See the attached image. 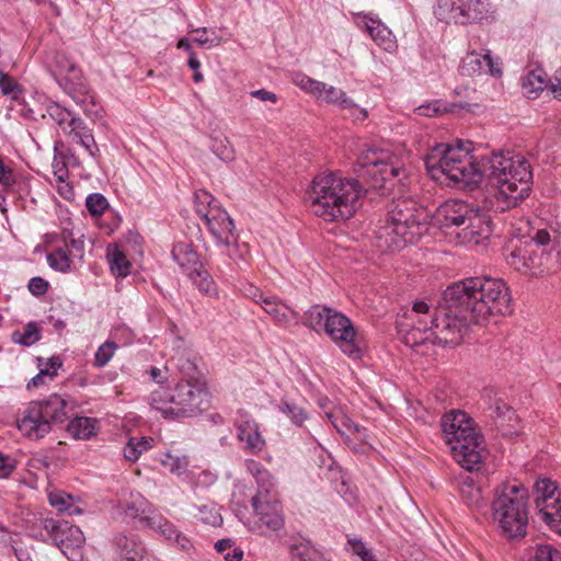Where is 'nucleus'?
<instances>
[{"mask_svg": "<svg viewBox=\"0 0 561 561\" xmlns=\"http://www.w3.org/2000/svg\"><path fill=\"white\" fill-rule=\"evenodd\" d=\"M511 295L501 278L489 276L467 277L450 284L433 309L431 327L415 325L414 316L426 313L430 306L421 300L413 304L402 320L397 321L401 341L409 347L426 342L442 346H457L470 328L483 324L491 317L511 314Z\"/></svg>", "mask_w": 561, "mask_h": 561, "instance_id": "f257e3e1", "label": "nucleus"}, {"mask_svg": "<svg viewBox=\"0 0 561 561\" xmlns=\"http://www.w3.org/2000/svg\"><path fill=\"white\" fill-rule=\"evenodd\" d=\"M469 152L470 148L460 141L457 146L437 144L425 156L424 163L433 179L447 185L468 187L484 179L496 185L495 211L514 208L528 197L533 173L529 162L522 154L500 151L473 157Z\"/></svg>", "mask_w": 561, "mask_h": 561, "instance_id": "f03ea898", "label": "nucleus"}, {"mask_svg": "<svg viewBox=\"0 0 561 561\" xmlns=\"http://www.w3.org/2000/svg\"><path fill=\"white\" fill-rule=\"evenodd\" d=\"M364 188L358 180L337 173L317 175L309 192L312 211L327 221L345 220L360 206Z\"/></svg>", "mask_w": 561, "mask_h": 561, "instance_id": "7ed1b4c3", "label": "nucleus"}, {"mask_svg": "<svg viewBox=\"0 0 561 561\" xmlns=\"http://www.w3.org/2000/svg\"><path fill=\"white\" fill-rule=\"evenodd\" d=\"M428 215L411 198L393 199L385 224L376 230L377 247L396 251L416 242L427 230Z\"/></svg>", "mask_w": 561, "mask_h": 561, "instance_id": "20e7f679", "label": "nucleus"}, {"mask_svg": "<svg viewBox=\"0 0 561 561\" xmlns=\"http://www.w3.org/2000/svg\"><path fill=\"white\" fill-rule=\"evenodd\" d=\"M491 502L492 519L508 540L524 538L529 520V491L518 482H502L495 486Z\"/></svg>", "mask_w": 561, "mask_h": 561, "instance_id": "39448f33", "label": "nucleus"}, {"mask_svg": "<svg viewBox=\"0 0 561 561\" xmlns=\"http://www.w3.org/2000/svg\"><path fill=\"white\" fill-rule=\"evenodd\" d=\"M209 391L206 381L178 382L173 389L161 385L149 397L151 407L164 417H194L209 408Z\"/></svg>", "mask_w": 561, "mask_h": 561, "instance_id": "423d86ee", "label": "nucleus"}, {"mask_svg": "<svg viewBox=\"0 0 561 561\" xmlns=\"http://www.w3.org/2000/svg\"><path fill=\"white\" fill-rule=\"evenodd\" d=\"M440 227L460 228L457 233L462 243L481 244L492 234L490 216L460 199H449L436 213Z\"/></svg>", "mask_w": 561, "mask_h": 561, "instance_id": "0eeeda50", "label": "nucleus"}, {"mask_svg": "<svg viewBox=\"0 0 561 561\" xmlns=\"http://www.w3.org/2000/svg\"><path fill=\"white\" fill-rule=\"evenodd\" d=\"M72 408V401L57 393L31 401L16 419V427L24 437L39 440L51 432L55 424L64 423Z\"/></svg>", "mask_w": 561, "mask_h": 561, "instance_id": "6e6552de", "label": "nucleus"}, {"mask_svg": "<svg viewBox=\"0 0 561 561\" xmlns=\"http://www.w3.org/2000/svg\"><path fill=\"white\" fill-rule=\"evenodd\" d=\"M323 333L348 358L359 360L366 351V341L353 321L343 312L334 309Z\"/></svg>", "mask_w": 561, "mask_h": 561, "instance_id": "1a4fd4ad", "label": "nucleus"}, {"mask_svg": "<svg viewBox=\"0 0 561 561\" xmlns=\"http://www.w3.org/2000/svg\"><path fill=\"white\" fill-rule=\"evenodd\" d=\"M451 449L455 460L467 471L478 470L482 462L484 451V438L476 430L474 421L469 416V422L463 424L454 436H447L446 442Z\"/></svg>", "mask_w": 561, "mask_h": 561, "instance_id": "9d476101", "label": "nucleus"}, {"mask_svg": "<svg viewBox=\"0 0 561 561\" xmlns=\"http://www.w3.org/2000/svg\"><path fill=\"white\" fill-rule=\"evenodd\" d=\"M435 15L448 24L468 25L486 20L490 8L482 0H437Z\"/></svg>", "mask_w": 561, "mask_h": 561, "instance_id": "9b49d317", "label": "nucleus"}, {"mask_svg": "<svg viewBox=\"0 0 561 561\" xmlns=\"http://www.w3.org/2000/svg\"><path fill=\"white\" fill-rule=\"evenodd\" d=\"M43 529L46 531L47 538L51 540L68 559L71 561L81 560V548L85 538L78 526L70 525L65 520L45 518L43 520Z\"/></svg>", "mask_w": 561, "mask_h": 561, "instance_id": "f8f14e48", "label": "nucleus"}, {"mask_svg": "<svg viewBox=\"0 0 561 561\" xmlns=\"http://www.w3.org/2000/svg\"><path fill=\"white\" fill-rule=\"evenodd\" d=\"M172 257L186 272L201 293L209 295L215 290L213 278L204 268L198 253L191 243H175L172 249Z\"/></svg>", "mask_w": 561, "mask_h": 561, "instance_id": "ddd939ff", "label": "nucleus"}, {"mask_svg": "<svg viewBox=\"0 0 561 561\" xmlns=\"http://www.w3.org/2000/svg\"><path fill=\"white\" fill-rule=\"evenodd\" d=\"M60 84L64 91L83 108V112L87 115H91L90 106L95 105V96L77 65H69Z\"/></svg>", "mask_w": 561, "mask_h": 561, "instance_id": "4468645a", "label": "nucleus"}, {"mask_svg": "<svg viewBox=\"0 0 561 561\" xmlns=\"http://www.w3.org/2000/svg\"><path fill=\"white\" fill-rule=\"evenodd\" d=\"M251 504L260 526H265L272 531H277L284 527L282 504L276 495L264 499H262V495H253Z\"/></svg>", "mask_w": 561, "mask_h": 561, "instance_id": "2eb2a0df", "label": "nucleus"}, {"mask_svg": "<svg viewBox=\"0 0 561 561\" xmlns=\"http://www.w3.org/2000/svg\"><path fill=\"white\" fill-rule=\"evenodd\" d=\"M460 71L462 75L470 77L483 73L501 77L503 73L502 62L499 58L494 59L489 49H486L484 54L477 51L468 53L461 60Z\"/></svg>", "mask_w": 561, "mask_h": 561, "instance_id": "dca6fc26", "label": "nucleus"}, {"mask_svg": "<svg viewBox=\"0 0 561 561\" xmlns=\"http://www.w3.org/2000/svg\"><path fill=\"white\" fill-rule=\"evenodd\" d=\"M474 470L459 474L457 478V489L462 502L472 510H480L486 506V499L483 494L482 485L479 480L480 474Z\"/></svg>", "mask_w": 561, "mask_h": 561, "instance_id": "f3484780", "label": "nucleus"}, {"mask_svg": "<svg viewBox=\"0 0 561 561\" xmlns=\"http://www.w3.org/2000/svg\"><path fill=\"white\" fill-rule=\"evenodd\" d=\"M353 15L357 26L364 28L382 49L391 51L396 47L391 31L378 18L364 12L353 13Z\"/></svg>", "mask_w": 561, "mask_h": 561, "instance_id": "a211bd4d", "label": "nucleus"}, {"mask_svg": "<svg viewBox=\"0 0 561 561\" xmlns=\"http://www.w3.org/2000/svg\"><path fill=\"white\" fill-rule=\"evenodd\" d=\"M204 224L217 242L229 245L237 241L233 221L225 209H213Z\"/></svg>", "mask_w": 561, "mask_h": 561, "instance_id": "6ab92c4d", "label": "nucleus"}, {"mask_svg": "<svg viewBox=\"0 0 561 561\" xmlns=\"http://www.w3.org/2000/svg\"><path fill=\"white\" fill-rule=\"evenodd\" d=\"M62 134L71 142L83 147L92 158L99 156L100 150L92 134V129L87 126L85 122L79 115L76 114L75 117L71 118Z\"/></svg>", "mask_w": 561, "mask_h": 561, "instance_id": "aec40b11", "label": "nucleus"}, {"mask_svg": "<svg viewBox=\"0 0 561 561\" xmlns=\"http://www.w3.org/2000/svg\"><path fill=\"white\" fill-rule=\"evenodd\" d=\"M115 561H150L148 552L136 536L118 535L114 539Z\"/></svg>", "mask_w": 561, "mask_h": 561, "instance_id": "412c9836", "label": "nucleus"}, {"mask_svg": "<svg viewBox=\"0 0 561 561\" xmlns=\"http://www.w3.org/2000/svg\"><path fill=\"white\" fill-rule=\"evenodd\" d=\"M306 405L307 402L305 400L298 402L289 394H284L279 401L274 403V408L297 427H302L305 422L310 419V413Z\"/></svg>", "mask_w": 561, "mask_h": 561, "instance_id": "4be33fe9", "label": "nucleus"}, {"mask_svg": "<svg viewBox=\"0 0 561 561\" xmlns=\"http://www.w3.org/2000/svg\"><path fill=\"white\" fill-rule=\"evenodd\" d=\"M117 510L126 523L138 519L144 525L145 516L150 515V504L140 493H130L128 499L119 501Z\"/></svg>", "mask_w": 561, "mask_h": 561, "instance_id": "5701e85b", "label": "nucleus"}, {"mask_svg": "<svg viewBox=\"0 0 561 561\" xmlns=\"http://www.w3.org/2000/svg\"><path fill=\"white\" fill-rule=\"evenodd\" d=\"M289 561H320L322 554L312 542L302 537L295 536L287 542Z\"/></svg>", "mask_w": 561, "mask_h": 561, "instance_id": "b1692460", "label": "nucleus"}, {"mask_svg": "<svg viewBox=\"0 0 561 561\" xmlns=\"http://www.w3.org/2000/svg\"><path fill=\"white\" fill-rule=\"evenodd\" d=\"M170 365L181 376V380L179 382L206 381L194 359L183 353L172 357Z\"/></svg>", "mask_w": 561, "mask_h": 561, "instance_id": "393cba45", "label": "nucleus"}, {"mask_svg": "<svg viewBox=\"0 0 561 561\" xmlns=\"http://www.w3.org/2000/svg\"><path fill=\"white\" fill-rule=\"evenodd\" d=\"M334 309L325 305H313L304 313L301 323L317 333H322Z\"/></svg>", "mask_w": 561, "mask_h": 561, "instance_id": "a878e982", "label": "nucleus"}, {"mask_svg": "<svg viewBox=\"0 0 561 561\" xmlns=\"http://www.w3.org/2000/svg\"><path fill=\"white\" fill-rule=\"evenodd\" d=\"M248 471L253 476L257 485L255 495H262V499L276 495L274 493L273 477L268 470L254 460H248Z\"/></svg>", "mask_w": 561, "mask_h": 561, "instance_id": "bb28decb", "label": "nucleus"}, {"mask_svg": "<svg viewBox=\"0 0 561 561\" xmlns=\"http://www.w3.org/2000/svg\"><path fill=\"white\" fill-rule=\"evenodd\" d=\"M548 84L547 75L541 68L530 70L522 79V89L528 99L537 98L539 92L543 91Z\"/></svg>", "mask_w": 561, "mask_h": 561, "instance_id": "cd10ccee", "label": "nucleus"}, {"mask_svg": "<svg viewBox=\"0 0 561 561\" xmlns=\"http://www.w3.org/2000/svg\"><path fill=\"white\" fill-rule=\"evenodd\" d=\"M535 503L539 512L543 505H553L561 501V491L548 479L538 480L535 483Z\"/></svg>", "mask_w": 561, "mask_h": 561, "instance_id": "c85d7f7f", "label": "nucleus"}, {"mask_svg": "<svg viewBox=\"0 0 561 561\" xmlns=\"http://www.w3.org/2000/svg\"><path fill=\"white\" fill-rule=\"evenodd\" d=\"M96 424L94 417L77 416L67 425V432L76 439H90L96 434Z\"/></svg>", "mask_w": 561, "mask_h": 561, "instance_id": "c756f323", "label": "nucleus"}, {"mask_svg": "<svg viewBox=\"0 0 561 561\" xmlns=\"http://www.w3.org/2000/svg\"><path fill=\"white\" fill-rule=\"evenodd\" d=\"M365 165L370 168L369 172L374 175H379L382 182L392 181L404 172L403 169L396 167L393 163L381 160L367 158Z\"/></svg>", "mask_w": 561, "mask_h": 561, "instance_id": "7c9ffc66", "label": "nucleus"}, {"mask_svg": "<svg viewBox=\"0 0 561 561\" xmlns=\"http://www.w3.org/2000/svg\"><path fill=\"white\" fill-rule=\"evenodd\" d=\"M49 504L60 513H66L70 516L82 514V508L75 504L73 497L64 492L55 491L48 495Z\"/></svg>", "mask_w": 561, "mask_h": 561, "instance_id": "2f4dec72", "label": "nucleus"}, {"mask_svg": "<svg viewBox=\"0 0 561 561\" xmlns=\"http://www.w3.org/2000/svg\"><path fill=\"white\" fill-rule=\"evenodd\" d=\"M469 422V414L461 410H453L442 417V430L447 442V436H454L460 427Z\"/></svg>", "mask_w": 561, "mask_h": 561, "instance_id": "473e14b6", "label": "nucleus"}, {"mask_svg": "<svg viewBox=\"0 0 561 561\" xmlns=\"http://www.w3.org/2000/svg\"><path fill=\"white\" fill-rule=\"evenodd\" d=\"M75 115L76 113L61 106L59 103L49 101L45 105L43 117H49L62 133Z\"/></svg>", "mask_w": 561, "mask_h": 561, "instance_id": "72a5a7b5", "label": "nucleus"}, {"mask_svg": "<svg viewBox=\"0 0 561 561\" xmlns=\"http://www.w3.org/2000/svg\"><path fill=\"white\" fill-rule=\"evenodd\" d=\"M197 511L195 517L205 525L219 527L222 525L220 508L215 502L198 504L194 506Z\"/></svg>", "mask_w": 561, "mask_h": 561, "instance_id": "f704fd0d", "label": "nucleus"}, {"mask_svg": "<svg viewBox=\"0 0 561 561\" xmlns=\"http://www.w3.org/2000/svg\"><path fill=\"white\" fill-rule=\"evenodd\" d=\"M107 259L111 272L114 275L118 277H126L130 273V262L117 245L113 249L108 248Z\"/></svg>", "mask_w": 561, "mask_h": 561, "instance_id": "c9c22d12", "label": "nucleus"}, {"mask_svg": "<svg viewBox=\"0 0 561 561\" xmlns=\"http://www.w3.org/2000/svg\"><path fill=\"white\" fill-rule=\"evenodd\" d=\"M42 337L39 325L35 321L26 323L23 331H14L11 334V341L23 346H32Z\"/></svg>", "mask_w": 561, "mask_h": 561, "instance_id": "e433bc0d", "label": "nucleus"}, {"mask_svg": "<svg viewBox=\"0 0 561 561\" xmlns=\"http://www.w3.org/2000/svg\"><path fill=\"white\" fill-rule=\"evenodd\" d=\"M193 202L195 210L203 221L210 216L213 209L221 208L214 196L205 190L196 191L193 196Z\"/></svg>", "mask_w": 561, "mask_h": 561, "instance_id": "4c0bfd02", "label": "nucleus"}, {"mask_svg": "<svg viewBox=\"0 0 561 561\" xmlns=\"http://www.w3.org/2000/svg\"><path fill=\"white\" fill-rule=\"evenodd\" d=\"M144 526L161 534L167 540H172L175 526L161 514L153 513L149 516H145Z\"/></svg>", "mask_w": 561, "mask_h": 561, "instance_id": "58836bf2", "label": "nucleus"}, {"mask_svg": "<svg viewBox=\"0 0 561 561\" xmlns=\"http://www.w3.org/2000/svg\"><path fill=\"white\" fill-rule=\"evenodd\" d=\"M546 525L561 536V500L553 505H543L539 513Z\"/></svg>", "mask_w": 561, "mask_h": 561, "instance_id": "ea45409f", "label": "nucleus"}, {"mask_svg": "<svg viewBox=\"0 0 561 561\" xmlns=\"http://www.w3.org/2000/svg\"><path fill=\"white\" fill-rule=\"evenodd\" d=\"M152 447L151 439L146 437H130L124 447V457L128 461H137L141 454Z\"/></svg>", "mask_w": 561, "mask_h": 561, "instance_id": "a19ab883", "label": "nucleus"}, {"mask_svg": "<svg viewBox=\"0 0 561 561\" xmlns=\"http://www.w3.org/2000/svg\"><path fill=\"white\" fill-rule=\"evenodd\" d=\"M261 308L277 323H287L289 321L291 310L285 305L277 302L271 296L267 299H263Z\"/></svg>", "mask_w": 561, "mask_h": 561, "instance_id": "79ce46f5", "label": "nucleus"}, {"mask_svg": "<svg viewBox=\"0 0 561 561\" xmlns=\"http://www.w3.org/2000/svg\"><path fill=\"white\" fill-rule=\"evenodd\" d=\"M520 244L516 245L510 253L511 264L516 265L518 260L523 266L528 267L534 264L535 250L534 245L529 244V240L519 241Z\"/></svg>", "mask_w": 561, "mask_h": 561, "instance_id": "37998d69", "label": "nucleus"}, {"mask_svg": "<svg viewBox=\"0 0 561 561\" xmlns=\"http://www.w3.org/2000/svg\"><path fill=\"white\" fill-rule=\"evenodd\" d=\"M322 94L327 102L335 104L341 108L346 110L356 106L353 100L350 99L343 90L333 85L325 84V89H323Z\"/></svg>", "mask_w": 561, "mask_h": 561, "instance_id": "c03bdc74", "label": "nucleus"}, {"mask_svg": "<svg viewBox=\"0 0 561 561\" xmlns=\"http://www.w3.org/2000/svg\"><path fill=\"white\" fill-rule=\"evenodd\" d=\"M48 265L57 272L68 273L71 268V260L64 248H57L47 254Z\"/></svg>", "mask_w": 561, "mask_h": 561, "instance_id": "a18cd8bd", "label": "nucleus"}, {"mask_svg": "<svg viewBox=\"0 0 561 561\" xmlns=\"http://www.w3.org/2000/svg\"><path fill=\"white\" fill-rule=\"evenodd\" d=\"M215 549L218 553L224 556L226 561H241L243 559V550L233 547V541L229 538H224L215 543Z\"/></svg>", "mask_w": 561, "mask_h": 561, "instance_id": "49530a36", "label": "nucleus"}, {"mask_svg": "<svg viewBox=\"0 0 561 561\" xmlns=\"http://www.w3.org/2000/svg\"><path fill=\"white\" fill-rule=\"evenodd\" d=\"M533 561H561V551L550 543L536 545Z\"/></svg>", "mask_w": 561, "mask_h": 561, "instance_id": "de8ad7c7", "label": "nucleus"}, {"mask_svg": "<svg viewBox=\"0 0 561 561\" xmlns=\"http://www.w3.org/2000/svg\"><path fill=\"white\" fill-rule=\"evenodd\" d=\"M118 345L113 341H106L99 346L94 354V366L104 367L113 358Z\"/></svg>", "mask_w": 561, "mask_h": 561, "instance_id": "09e8293b", "label": "nucleus"}, {"mask_svg": "<svg viewBox=\"0 0 561 561\" xmlns=\"http://www.w3.org/2000/svg\"><path fill=\"white\" fill-rule=\"evenodd\" d=\"M451 110L448 104L443 103L439 100L433 101L431 103L422 104L415 108V113L420 116L434 117L439 116L444 113H448Z\"/></svg>", "mask_w": 561, "mask_h": 561, "instance_id": "8fccbe9b", "label": "nucleus"}, {"mask_svg": "<svg viewBox=\"0 0 561 561\" xmlns=\"http://www.w3.org/2000/svg\"><path fill=\"white\" fill-rule=\"evenodd\" d=\"M85 206L92 216H101L107 209L108 202L104 195L93 193L87 197Z\"/></svg>", "mask_w": 561, "mask_h": 561, "instance_id": "3c124183", "label": "nucleus"}, {"mask_svg": "<svg viewBox=\"0 0 561 561\" xmlns=\"http://www.w3.org/2000/svg\"><path fill=\"white\" fill-rule=\"evenodd\" d=\"M210 149L220 160L229 161L233 158V150L227 138H213Z\"/></svg>", "mask_w": 561, "mask_h": 561, "instance_id": "603ef678", "label": "nucleus"}, {"mask_svg": "<svg viewBox=\"0 0 561 561\" xmlns=\"http://www.w3.org/2000/svg\"><path fill=\"white\" fill-rule=\"evenodd\" d=\"M0 90L3 95H10L13 100L18 99L19 85L15 80L0 71Z\"/></svg>", "mask_w": 561, "mask_h": 561, "instance_id": "864d4df0", "label": "nucleus"}, {"mask_svg": "<svg viewBox=\"0 0 561 561\" xmlns=\"http://www.w3.org/2000/svg\"><path fill=\"white\" fill-rule=\"evenodd\" d=\"M163 466L169 469L171 473L182 474L187 469V460L186 458L173 457L171 455H167V458L162 461Z\"/></svg>", "mask_w": 561, "mask_h": 561, "instance_id": "5fc2aeb1", "label": "nucleus"}, {"mask_svg": "<svg viewBox=\"0 0 561 561\" xmlns=\"http://www.w3.org/2000/svg\"><path fill=\"white\" fill-rule=\"evenodd\" d=\"M265 446L266 442L255 425V428L251 433H248V453L259 454L265 448Z\"/></svg>", "mask_w": 561, "mask_h": 561, "instance_id": "6e6d98bb", "label": "nucleus"}, {"mask_svg": "<svg viewBox=\"0 0 561 561\" xmlns=\"http://www.w3.org/2000/svg\"><path fill=\"white\" fill-rule=\"evenodd\" d=\"M298 85L307 92H310L312 94H319V95H322V91H323V89H325L324 82L314 80L307 76H305L300 79V81L298 82Z\"/></svg>", "mask_w": 561, "mask_h": 561, "instance_id": "4d7b16f0", "label": "nucleus"}, {"mask_svg": "<svg viewBox=\"0 0 561 561\" xmlns=\"http://www.w3.org/2000/svg\"><path fill=\"white\" fill-rule=\"evenodd\" d=\"M27 288L32 295L39 297L47 293L49 284L44 278L35 276L30 279Z\"/></svg>", "mask_w": 561, "mask_h": 561, "instance_id": "13d9d810", "label": "nucleus"}, {"mask_svg": "<svg viewBox=\"0 0 561 561\" xmlns=\"http://www.w3.org/2000/svg\"><path fill=\"white\" fill-rule=\"evenodd\" d=\"M327 417L331 422V424L336 428V431L341 434H345L344 428H350L351 420L344 415H340V413H335L332 411H325Z\"/></svg>", "mask_w": 561, "mask_h": 561, "instance_id": "bf43d9fd", "label": "nucleus"}, {"mask_svg": "<svg viewBox=\"0 0 561 561\" xmlns=\"http://www.w3.org/2000/svg\"><path fill=\"white\" fill-rule=\"evenodd\" d=\"M16 468V460L0 453V479L8 478Z\"/></svg>", "mask_w": 561, "mask_h": 561, "instance_id": "052dcab7", "label": "nucleus"}, {"mask_svg": "<svg viewBox=\"0 0 561 561\" xmlns=\"http://www.w3.org/2000/svg\"><path fill=\"white\" fill-rule=\"evenodd\" d=\"M490 416L494 420L505 417L506 414L508 415L507 419L511 420V416L514 414L512 409L505 404V403H496L495 405L490 407Z\"/></svg>", "mask_w": 561, "mask_h": 561, "instance_id": "680f3d73", "label": "nucleus"}, {"mask_svg": "<svg viewBox=\"0 0 561 561\" xmlns=\"http://www.w3.org/2000/svg\"><path fill=\"white\" fill-rule=\"evenodd\" d=\"M68 236L70 237L69 242L65 238V245H70L71 252L75 256H78L79 259H82L84 255V242L81 239H75L72 238V234L68 232Z\"/></svg>", "mask_w": 561, "mask_h": 561, "instance_id": "e2e57ef3", "label": "nucleus"}, {"mask_svg": "<svg viewBox=\"0 0 561 561\" xmlns=\"http://www.w3.org/2000/svg\"><path fill=\"white\" fill-rule=\"evenodd\" d=\"M528 240L530 245H534L535 248L538 249L550 243V233L543 229L537 230L535 236Z\"/></svg>", "mask_w": 561, "mask_h": 561, "instance_id": "0e129e2a", "label": "nucleus"}, {"mask_svg": "<svg viewBox=\"0 0 561 561\" xmlns=\"http://www.w3.org/2000/svg\"><path fill=\"white\" fill-rule=\"evenodd\" d=\"M0 183L4 186H12L15 183L14 172L11 168L4 165L0 159Z\"/></svg>", "mask_w": 561, "mask_h": 561, "instance_id": "69168bd1", "label": "nucleus"}, {"mask_svg": "<svg viewBox=\"0 0 561 561\" xmlns=\"http://www.w3.org/2000/svg\"><path fill=\"white\" fill-rule=\"evenodd\" d=\"M187 65L194 71V75H193L194 82H196V83L202 82L203 75L199 71L201 62L194 51H191V56H188Z\"/></svg>", "mask_w": 561, "mask_h": 561, "instance_id": "338daca9", "label": "nucleus"}, {"mask_svg": "<svg viewBox=\"0 0 561 561\" xmlns=\"http://www.w3.org/2000/svg\"><path fill=\"white\" fill-rule=\"evenodd\" d=\"M550 89L556 99H561V69L557 70L553 77L549 80Z\"/></svg>", "mask_w": 561, "mask_h": 561, "instance_id": "774afa93", "label": "nucleus"}]
</instances>
